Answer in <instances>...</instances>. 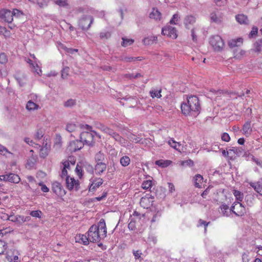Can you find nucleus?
I'll use <instances>...</instances> for the list:
<instances>
[{
    "label": "nucleus",
    "instance_id": "f257e3e1",
    "mask_svg": "<svg viewBox=\"0 0 262 262\" xmlns=\"http://www.w3.org/2000/svg\"><path fill=\"white\" fill-rule=\"evenodd\" d=\"M106 227L104 219H101L97 225H92L88 232V236L91 242L97 243L106 236Z\"/></svg>",
    "mask_w": 262,
    "mask_h": 262
},
{
    "label": "nucleus",
    "instance_id": "f03ea898",
    "mask_svg": "<svg viewBox=\"0 0 262 262\" xmlns=\"http://www.w3.org/2000/svg\"><path fill=\"white\" fill-rule=\"evenodd\" d=\"M201 106L198 98L195 96L187 97V102L181 104L182 113L185 116L196 117L200 112Z\"/></svg>",
    "mask_w": 262,
    "mask_h": 262
},
{
    "label": "nucleus",
    "instance_id": "7ed1b4c3",
    "mask_svg": "<svg viewBox=\"0 0 262 262\" xmlns=\"http://www.w3.org/2000/svg\"><path fill=\"white\" fill-rule=\"evenodd\" d=\"M84 127L87 130V131L83 132L80 134V140L82 142V143H83V145L86 144L89 146H92L94 143V137L97 136L99 137V138H100V136L95 131L93 130L91 126L86 124Z\"/></svg>",
    "mask_w": 262,
    "mask_h": 262
},
{
    "label": "nucleus",
    "instance_id": "20e7f679",
    "mask_svg": "<svg viewBox=\"0 0 262 262\" xmlns=\"http://www.w3.org/2000/svg\"><path fill=\"white\" fill-rule=\"evenodd\" d=\"M94 21V18L90 15H83L79 19L78 25L80 28L83 30L86 31L90 27Z\"/></svg>",
    "mask_w": 262,
    "mask_h": 262
},
{
    "label": "nucleus",
    "instance_id": "39448f33",
    "mask_svg": "<svg viewBox=\"0 0 262 262\" xmlns=\"http://www.w3.org/2000/svg\"><path fill=\"white\" fill-rule=\"evenodd\" d=\"M66 186L69 191H78L80 187V184L78 180H76L74 177L67 176L65 178Z\"/></svg>",
    "mask_w": 262,
    "mask_h": 262
},
{
    "label": "nucleus",
    "instance_id": "423d86ee",
    "mask_svg": "<svg viewBox=\"0 0 262 262\" xmlns=\"http://www.w3.org/2000/svg\"><path fill=\"white\" fill-rule=\"evenodd\" d=\"M210 45L215 51H220L224 47V42L221 36L219 35L213 36L210 38Z\"/></svg>",
    "mask_w": 262,
    "mask_h": 262
},
{
    "label": "nucleus",
    "instance_id": "0eeeda50",
    "mask_svg": "<svg viewBox=\"0 0 262 262\" xmlns=\"http://www.w3.org/2000/svg\"><path fill=\"white\" fill-rule=\"evenodd\" d=\"M6 258L9 262H19V253L14 248H9L5 252Z\"/></svg>",
    "mask_w": 262,
    "mask_h": 262
},
{
    "label": "nucleus",
    "instance_id": "6e6552de",
    "mask_svg": "<svg viewBox=\"0 0 262 262\" xmlns=\"http://www.w3.org/2000/svg\"><path fill=\"white\" fill-rule=\"evenodd\" d=\"M155 202V197L151 194H146L142 196L140 201L141 206L145 209L150 208Z\"/></svg>",
    "mask_w": 262,
    "mask_h": 262
},
{
    "label": "nucleus",
    "instance_id": "1a4fd4ad",
    "mask_svg": "<svg viewBox=\"0 0 262 262\" xmlns=\"http://www.w3.org/2000/svg\"><path fill=\"white\" fill-rule=\"evenodd\" d=\"M51 189L53 192L58 197L62 198L66 194V191L61 184L57 181L52 183Z\"/></svg>",
    "mask_w": 262,
    "mask_h": 262
},
{
    "label": "nucleus",
    "instance_id": "9d476101",
    "mask_svg": "<svg viewBox=\"0 0 262 262\" xmlns=\"http://www.w3.org/2000/svg\"><path fill=\"white\" fill-rule=\"evenodd\" d=\"M231 210L237 216H243L246 213L245 207L239 202H235L231 207Z\"/></svg>",
    "mask_w": 262,
    "mask_h": 262
},
{
    "label": "nucleus",
    "instance_id": "9b49d317",
    "mask_svg": "<svg viewBox=\"0 0 262 262\" xmlns=\"http://www.w3.org/2000/svg\"><path fill=\"white\" fill-rule=\"evenodd\" d=\"M83 146V143L80 140H73L69 142L67 150L70 152H75L82 148Z\"/></svg>",
    "mask_w": 262,
    "mask_h": 262
},
{
    "label": "nucleus",
    "instance_id": "f8f14e48",
    "mask_svg": "<svg viewBox=\"0 0 262 262\" xmlns=\"http://www.w3.org/2000/svg\"><path fill=\"white\" fill-rule=\"evenodd\" d=\"M0 18L6 22L11 23L13 19V12L8 9H2L0 10Z\"/></svg>",
    "mask_w": 262,
    "mask_h": 262
},
{
    "label": "nucleus",
    "instance_id": "ddd939ff",
    "mask_svg": "<svg viewBox=\"0 0 262 262\" xmlns=\"http://www.w3.org/2000/svg\"><path fill=\"white\" fill-rule=\"evenodd\" d=\"M229 159L234 160L243 154L244 149L242 147H232L229 149Z\"/></svg>",
    "mask_w": 262,
    "mask_h": 262
},
{
    "label": "nucleus",
    "instance_id": "4468645a",
    "mask_svg": "<svg viewBox=\"0 0 262 262\" xmlns=\"http://www.w3.org/2000/svg\"><path fill=\"white\" fill-rule=\"evenodd\" d=\"M162 34L172 39H176L177 37L176 29L169 26H166L162 29Z\"/></svg>",
    "mask_w": 262,
    "mask_h": 262
},
{
    "label": "nucleus",
    "instance_id": "2eb2a0df",
    "mask_svg": "<svg viewBox=\"0 0 262 262\" xmlns=\"http://www.w3.org/2000/svg\"><path fill=\"white\" fill-rule=\"evenodd\" d=\"M31 220L30 216H25L21 215H15L13 212H11L10 214V221L13 222H17L19 224H23L26 222H28Z\"/></svg>",
    "mask_w": 262,
    "mask_h": 262
},
{
    "label": "nucleus",
    "instance_id": "dca6fc26",
    "mask_svg": "<svg viewBox=\"0 0 262 262\" xmlns=\"http://www.w3.org/2000/svg\"><path fill=\"white\" fill-rule=\"evenodd\" d=\"M210 19L212 22L220 24L223 20V15L219 11L213 12L210 14Z\"/></svg>",
    "mask_w": 262,
    "mask_h": 262
},
{
    "label": "nucleus",
    "instance_id": "f3484780",
    "mask_svg": "<svg viewBox=\"0 0 262 262\" xmlns=\"http://www.w3.org/2000/svg\"><path fill=\"white\" fill-rule=\"evenodd\" d=\"M25 61L29 64L30 68L31 69L32 72L37 74L38 75H41L42 71L39 66V68H37L35 65V62L29 58H26Z\"/></svg>",
    "mask_w": 262,
    "mask_h": 262
},
{
    "label": "nucleus",
    "instance_id": "a211bd4d",
    "mask_svg": "<svg viewBox=\"0 0 262 262\" xmlns=\"http://www.w3.org/2000/svg\"><path fill=\"white\" fill-rule=\"evenodd\" d=\"M75 242L84 245H88L90 241L88 236H87L84 234H79L75 236Z\"/></svg>",
    "mask_w": 262,
    "mask_h": 262
},
{
    "label": "nucleus",
    "instance_id": "6ab92c4d",
    "mask_svg": "<svg viewBox=\"0 0 262 262\" xmlns=\"http://www.w3.org/2000/svg\"><path fill=\"white\" fill-rule=\"evenodd\" d=\"M103 182L102 179L101 178H96L92 182L89 187L90 191H94L96 188H98L101 186Z\"/></svg>",
    "mask_w": 262,
    "mask_h": 262
},
{
    "label": "nucleus",
    "instance_id": "aec40b11",
    "mask_svg": "<svg viewBox=\"0 0 262 262\" xmlns=\"http://www.w3.org/2000/svg\"><path fill=\"white\" fill-rule=\"evenodd\" d=\"M243 134L246 137H249L251 135L252 132V129L251 126V121H247L243 125L242 128Z\"/></svg>",
    "mask_w": 262,
    "mask_h": 262
},
{
    "label": "nucleus",
    "instance_id": "412c9836",
    "mask_svg": "<svg viewBox=\"0 0 262 262\" xmlns=\"http://www.w3.org/2000/svg\"><path fill=\"white\" fill-rule=\"evenodd\" d=\"M6 179V181H9L13 183H18L20 182V178L18 175L14 173H10L9 174H6V177H4Z\"/></svg>",
    "mask_w": 262,
    "mask_h": 262
},
{
    "label": "nucleus",
    "instance_id": "4be33fe9",
    "mask_svg": "<svg viewBox=\"0 0 262 262\" xmlns=\"http://www.w3.org/2000/svg\"><path fill=\"white\" fill-rule=\"evenodd\" d=\"M0 154L10 159H13L14 158V154L8 151L5 147L1 144H0Z\"/></svg>",
    "mask_w": 262,
    "mask_h": 262
},
{
    "label": "nucleus",
    "instance_id": "5701e85b",
    "mask_svg": "<svg viewBox=\"0 0 262 262\" xmlns=\"http://www.w3.org/2000/svg\"><path fill=\"white\" fill-rule=\"evenodd\" d=\"M168 143L171 147L180 152H181L183 150V146L180 143L176 142L173 139H170Z\"/></svg>",
    "mask_w": 262,
    "mask_h": 262
},
{
    "label": "nucleus",
    "instance_id": "b1692460",
    "mask_svg": "<svg viewBox=\"0 0 262 262\" xmlns=\"http://www.w3.org/2000/svg\"><path fill=\"white\" fill-rule=\"evenodd\" d=\"M250 185L253 188L259 195H262V182L258 181L256 182H250Z\"/></svg>",
    "mask_w": 262,
    "mask_h": 262
},
{
    "label": "nucleus",
    "instance_id": "393cba45",
    "mask_svg": "<svg viewBox=\"0 0 262 262\" xmlns=\"http://www.w3.org/2000/svg\"><path fill=\"white\" fill-rule=\"evenodd\" d=\"M195 22V18L192 15H188L185 17L184 24L187 28H189Z\"/></svg>",
    "mask_w": 262,
    "mask_h": 262
},
{
    "label": "nucleus",
    "instance_id": "a878e982",
    "mask_svg": "<svg viewBox=\"0 0 262 262\" xmlns=\"http://www.w3.org/2000/svg\"><path fill=\"white\" fill-rule=\"evenodd\" d=\"M236 21L240 24L248 25L249 20L247 16L243 14H240L236 15Z\"/></svg>",
    "mask_w": 262,
    "mask_h": 262
},
{
    "label": "nucleus",
    "instance_id": "bb28decb",
    "mask_svg": "<svg viewBox=\"0 0 262 262\" xmlns=\"http://www.w3.org/2000/svg\"><path fill=\"white\" fill-rule=\"evenodd\" d=\"M243 43V38H237L236 39H232L229 40L228 45L230 48L240 46Z\"/></svg>",
    "mask_w": 262,
    "mask_h": 262
},
{
    "label": "nucleus",
    "instance_id": "cd10ccee",
    "mask_svg": "<svg viewBox=\"0 0 262 262\" xmlns=\"http://www.w3.org/2000/svg\"><path fill=\"white\" fill-rule=\"evenodd\" d=\"M149 17L156 20H160L161 18V13L157 8H153L149 14Z\"/></svg>",
    "mask_w": 262,
    "mask_h": 262
},
{
    "label": "nucleus",
    "instance_id": "c85d7f7f",
    "mask_svg": "<svg viewBox=\"0 0 262 262\" xmlns=\"http://www.w3.org/2000/svg\"><path fill=\"white\" fill-rule=\"evenodd\" d=\"M194 186L197 188H201L203 182V177L199 174H197L193 178Z\"/></svg>",
    "mask_w": 262,
    "mask_h": 262
},
{
    "label": "nucleus",
    "instance_id": "c756f323",
    "mask_svg": "<svg viewBox=\"0 0 262 262\" xmlns=\"http://www.w3.org/2000/svg\"><path fill=\"white\" fill-rule=\"evenodd\" d=\"M95 159L97 164H105V156L100 151L96 154Z\"/></svg>",
    "mask_w": 262,
    "mask_h": 262
},
{
    "label": "nucleus",
    "instance_id": "7c9ffc66",
    "mask_svg": "<svg viewBox=\"0 0 262 262\" xmlns=\"http://www.w3.org/2000/svg\"><path fill=\"white\" fill-rule=\"evenodd\" d=\"M82 126L74 123H68L66 125V130L69 132H75L78 130L79 128Z\"/></svg>",
    "mask_w": 262,
    "mask_h": 262
},
{
    "label": "nucleus",
    "instance_id": "2f4dec72",
    "mask_svg": "<svg viewBox=\"0 0 262 262\" xmlns=\"http://www.w3.org/2000/svg\"><path fill=\"white\" fill-rule=\"evenodd\" d=\"M106 165H95L93 173L96 174H100L106 169Z\"/></svg>",
    "mask_w": 262,
    "mask_h": 262
},
{
    "label": "nucleus",
    "instance_id": "473e14b6",
    "mask_svg": "<svg viewBox=\"0 0 262 262\" xmlns=\"http://www.w3.org/2000/svg\"><path fill=\"white\" fill-rule=\"evenodd\" d=\"M26 108L28 111H34L39 108V105L37 103L32 101V100H29L26 104Z\"/></svg>",
    "mask_w": 262,
    "mask_h": 262
},
{
    "label": "nucleus",
    "instance_id": "72a5a7b5",
    "mask_svg": "<svg viewBox=\"0 0 262 262\" xmlns=\"http://www.w3.org/2000/svg\"><path fill=\"white\" fill-rule=\"evenodd\" d=\"M157 40V37L155 36H150L144 38L142 42L145 45H150Z\"/></svg>",
    "mask_w": 262,
    "mask_h": 262
},
{
    "label": "nucleus",
    "instance_id": "f704fd0d",
    "mask_svg": "<svg viewBox=\"0 0 262 262\" xmlns=\"http://www.w3.org/2000/svg\"><path fill=\"white\" fill-rule=\"evenodd\" d=\"M121 60L125 61V62H135V61H140L142 60V58L141 57H132L129 56H123L121 57L120 59Z\"/></svg>",
    "mask_w": 262,
    "mask_h": 262
},
{
    "label": "nucleus",
    "instance_id": "c9c22d12",
    "mask_svg": "<svg viewBox=\"0 0 262 262\" xmlns=\"http://www.w3.org/2000/svg\"><path fill=\"white\" fill-rule=\"evenodd\" d=\"M153 185L154 183L152 180H147L143 182L141 187L144 189L150 190Z\"/></svg>",
    "mask_w": 262,
    "mask_h": 262
},
{
    "label": "nucleus",
    "instance_id": "e433bc0d",
    "mask_svg": "<svg viewBox=\"0 0 262 262\" xmlns=\"http://www.w3.org/2000/svg\"><path fill=\"white\" fill-rule=\"evenodd\" d=\"M253 50L258 53L262 51V39L257 40L254 43Z\"/></svg>",
    "mask_w": 262,
    "mask_h": 262
},
{
    "label": "nucleus",
    "instance_id": "4c0bfd02",
    "mask_svg": "<svg viewBox=\"0 0 262 262\" xmlns=\"http://www.w3.org/2000/svg\"><path fill=\"white\" fill-rule=\"evenodd\" d=\"M233 194L235 197V199L237 201V202H242L243 199H244V194L243 193L237 190L234 189L233 190Z\"/></svg>",
    "mask_w": 262,
    "mask_h": 262
},
{
    "label": "nucleus",
    "instance_id": "58836bf2",
    "mask_svg": "<svg viewBox=\"0 0 262 262\" xmlns=\"http://www.w3.org/2000/svg\"><path fill=\"white\" fill-rule=\"evenodd\" d=\"M221 212L223 214V215L228 216L229 212H230L231 208H229V207L225 204H223L220 206Z\"/></svg>",
    "mask_w": 262,
    "mask_h": 262
},
{
    "label": "nucleus",
    "instance_id": "ea45409f",
    "mask_svg": "<svg viewBox=\"0 0 262 262\" xmlns=\"http://www.w3.org/2000/svg\"><path fill=\"white\" fill-rule=\"evenodd\" d=\"M49 151V148L48 147L47 144H46L45 146L42 147L39 150L40 157L42 158L46 157L48 155Z\"/></svg>",
    "mask_w": 262,
    "mask_h": 262
},
{
    "label": "nucleus",
    "instance_id": "a19ab883",
    "mask_svg": "<svg viewBox=\"0 0 262 262\" xmlns=\"http://www.w3.org/2000/svg\"><path fill=\"white\" fill-rule=\"evenodd\" d=\"M8 248V244L5 242L0 239V255L4 254Z\"/></svg>",
    "mask_w": 262,
    "mask_h": 262
},
{
    "label": "nucleus",
    "instance_id": "79ce46f5",
    "mask_svg": "<svg viewBox=\"0 0 262 262\" xmlns=\"http://www.w3.org/2000/svg\"><path fill=\"white\" fill-rule=\"evenodd\" d=\"M76 160L73 156H69L67 159L63 160L61 164H75Z\"/></svg>",
    "mask_w": 262,
    "mask_h": 262
},
{
    "label": "nucleus",
    "instance_id": "37998d69",
    "mask_svg": "<svg viewBox=\"0 0 262 262\" xmlns=\"http://www.w3.org/2000/svg\"><path fill=\"white\" fill-rule=\"evenodd\" d=\"M161 90H156L154 89L150 91V96L152 98H155L157 97L158 98H159L161 97L162 95L161 94Z\"/></svg>",
    "mask_w": 262,
    "mask_h": 262
},
{
    "label": "nucleus",
    "instance_id": "c03bdc74",
    "mask_svg": "<svg viewBox=\"0 0 262 262\" xmlns=\"http://www.w3.org/2000/svg\"><path fill=\"white\" fill-rule=\"evenodd\" d=\"M245 200L248 206H251L253 205L254 198L253 195L247 194L245 196Z\"/></svg>",
    "mask_w": 262,
    "mask_h": 262
},
{
    "label": "nucleus",
    "instance_id": "a18cd8bd",
    "mask_svg": "<svg viewBox=\"0 0 262 262\" xmlns=\"http://www.w3.org/2000/svg\"><path fill=\"white\" fill-rule=\"evenodd\" d=\"M134 39L123 37L121 45L124 47H126L130 46L134 43Z\"/></svg>",
    "mask_w": 262,
    "mask_h": 262
},
{
    "label": "nucleus",
    "instance_id": "49530a36",
    "mask_svg": "<svg viewBox=\"0 0 262 262\" xmlns=\"http://www.w3.org/2000/svg\"><path fill=\"white\" fill-rule=\"evenodd\" d=\"M54 3L61 7L66 8L69 5L67 0H55Z\"/></svg>",
    "mask_w": 262,
    "mask_h": 262
},
{
    "label": "nucleus",
    "instance_id": "de8ad7c7",
    "mask_svg": "<svg viewBox=\"0 0 262 262\" xmlns=\"http://www.w3.org/2000/svg\"><path fill=\"white\" fill-rule=\"evenodd\" d=\"M76 167L75 168V171L77 175L78 176L79 179H81L83 176V170L81 165H76Z\"/></svg>",
    "mask_w": 262,
    "mask_h": 262
},
{
    "label": "nucleus",
    "instance_id": "09e8293b",
    "mask_svg": "<svg viewBox=\"0 0 262 262\" xmlns=\"http://www.w3.org/2000/svg\"><path fill=\"white\" fill-rule=\"evenodd\" d=\"M76 100L70 99L64 102V105L66 107H72L76 104Z\"/></svg>",
    "mask_w": 262,
    "mask_h": 262
},
{
    "label": "nucleus",
    "instance_id": "8fccbe9b",
    "mask_svg": "<svg viewBox=\"0 0 262 262\" xmlns=\"http://www.w3.org/2000/svg\"><path fill=\"white\" fill-rule=\"evenodd\" d=\"M30 215L32 217L41 218V215L42 214V212L40 210H33L30 212Z\"/></svg>",
    "mask_w": 262,
    "mask_h": 262
},
{
    "label": "nucleus",
    "instance_id": "3c124183",
    "mask_svg": "<svg viewBox=\"0 0 262 262\" xmlns=\"http://www.w3.org/2000/svg\"><path fill=\"white\" fill-rule=\"evenodd\" d=\"M25 142L27 143L28 144L35 147L36 148H37L38 147H40L39 145H38L37 144L35 143L32 140L30 139L29 138H25L24 139Z\"/></svg>",
    "mask_w": 262,
    "mask_h": 262
},
{
    "label": "nucleus",
    "instance_id": "603ef678",
    "mask_svg": "<svg viewBox=\"0 0 262 262\" xmlns=\"http://www.w3.org/2000/svg\"><path fill=\"white\" fill-rule=\"evenodd\" d=\"M44 132L43 130L41 129H38L36 131L35 134V138L36 139L39 140L43 136Z\"/></svg>",
    "mask_w": 262,
    "mask_h": 262
},
{
    "label": "nucleus",
    "instance_id": "864d4df0",
    "mask_svg": "<svg viewBox=\"0 0 262 262\" xmlns=\"http://www.w3.org/2000/svg\"><path fill=\"white\" fill-rule=\"evenodd\" d=\"M64 165V167L62 169V172H61V177L62 178H63L64 177H65L66 178L67 176H69L68 174V171H67V169L70 168V165Z\"/></svg>",
    "mask_w": 262,
    "mask_h": 262
},
{
    "label": "nucleus",
    "instance_id": "5fc2aeb1",
    "mask_svg": "<svg viewBox=\"0 0 262 262\" xmlns=\"http://www.w3.org/2000/svg\"><path fill=\"white\" fill-rule=\"evenodd\" d=\"M30 100H32V101H34L36 103H38L40 101L39 96L35 94H31L30 95Z\"/></svg>",
    "mask_w": 262,
    "mask_h": 262
},
{
    "label": "nucleus",
    "instance_id": "6e6d98bb",
    "mask_svg": "<svg viewBox=\"0 0 262 262\" xmlns=\"http://www.w3.org/2000/svg\"><path fill=\"white\" fill-rule=\"evenodd\" d=\"M222 140L226 142H228L230 140V137L227 133H224L221 135Z\"/></svg>",
    "mask_w": 262,
    "mask_h": 262
},
{
    "label": "nucleus",
    "instance_id": "4d7b16f0",
    "mask_svg": "<svg viewBox=\"0 0 262 262\" xmlns=\"http://www.w3.org/2000/svg\"><path fill=\"white\" fill-rule=\"evenodd\" d=\"M130 162V158L126 156L122 157L120 160V164H129Z\"/></svg>",
    "mask_w": 262,
    "mask_h": 262
},
{
    "label": "nucleus",
    "instance_id": "13d9d810",
    "mask_svg": "<svg viewBox=\"0 0 262 262\" xmlns=\"http://www.w3.org/2000/svg\"><path fill=\"white\" fill-rule=\"evenodd\" d=\"M112 137L116 140L120 142L121 144L123 143V139L117 133H115L113 134Z\"/></svg>",
    "mask_w": 262,
    "mask_h": 262
},
{
    "label": "nucleus",
    "instance_id": "bf43d9fd",
    "mask_svg": "<svg viewBox=\"0 0 262 262\" xmlns=\"http://www.w3.org/2000/svg\"><path fill=\"white\" fill-rule=\"evenodd\" d=\"M128 138H129V139L130 140V141H131L133 142L138 143L141 141V139L139 137H138L133 134L130 135Z\"/></svg>",
    "mask_w": 262,
    "mask_h": 262
},
{
    "label": "nucleus",
    "instance_id": "052dcab7",
    "mask_svg": "<svg viewBox=\"0 0 262 262\" xmlns=\"http://www.w3.org/2000/svg\"><path fill=\"white\" fill-rule=\"evenodd\" d=\"M12 12H13V17H20L21 16L23 15V12L16 9H13Z\"/></svg>",
    "mask_w": 262,
    "mask_h": 262
},
{
    "label": "nucleus",
    "instance_id": "680f3d73",
    "mask_svg": "<svg viewBox=\"0 0 262 262\" xmlns=\"http://www.w3.org/2000/svg\"><path fill=\"white\" fill-rule=\"evenodd\" d=\"M0 34H3L5 36H9L10 33L5 27H0Z\"/></svg>",
    "mask_w": 262,
    "mask_h": 262
},
{
    "label": "nucleus",
    "instance_id": "e2e57ef3",
    "mask_svg": "<svg viewBox=\"0 0 262 262\" xmlns=\"http://www.w3.org/2000/svg\"><path fill=\"white\" fill-rule=\"evenodd\" d=\"M180 19V17L177 14H175L173 15L172 18L170 20V23L171 24H177V22Z\"/></svg>",
    "mask_w": 262,
    "mask_h": 262
},
{
    "label": "nucleus",
    "instance_id": "0e129e2a",
    "mask_svg": "<svg viewBox=\"0 0 262 262\" xmlns=\"http://www.w3.org/2000/svg\"><path fill=\"white\" fill-rule=\"evenodd\" d=\"M220 149V146L218 143H214L210 146L208 151H217Z\"/></svg>",
    "mask_w": 262,
    "mask_h": 262
},
{
    "label": "nucleus",
    "instance_id": "69168bd1",
    "mask_svg": "<svg viewBox=\"0 0 262 262\" xmlns=\"http://www.w3.org/2000/svg\"><path fill=\"white\" fill-rule=\"evenodd\" d=\"M39 186L41 187V190L43 192H48L49 191V188L44 184L42 182H40L38 183Z\"/></svg>",
    "mask_w": 262,
    "mask_h": 262
},
{
    "label": "nucleus",
    "instance_id": "338daca9",
    "mask_svg": "<svg viewBox=\"0 0 262 262\" xmlns=\"http://www.w3.org/2000/svg\"><path fill=\"white\" fill-rule=\"evenodd\" d=\"M128 227L130 230H134L136 229V222L133 220H131L128 225Z\"/></svg>",
    "mask_w": 262,
    "mask_h": 262
},
{
    "label": "nucleus",
    "instance_id": "774afa93",
    "mask_svg": "<svg viewBox=\"0 0 262 262\" xmlns=\"http://www.w3.org/2000/svg\"><path fill=\"white\" fill-rule=\"evenodd\" d=\"M258 32V28L256 27H253L249 34L250 37H253L256 36Z\"/></svg>",
    "mask_w": 262,
    "mask_h": 262
}]
</instances>
